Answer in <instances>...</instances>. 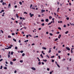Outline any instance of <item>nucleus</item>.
Segmentation results:
<instances>
[{"label":"nucleus","mask_w":74,"mask_h":74,"mask_svg":"<svg viewBox=\"0 0 74 74\" xmlns=\"http://www.w3.org/2000/svg\"><path fill=\"white\" fill-rule=\"evenodd\" d=\"M41 62H39L38 63V64H39V65L41 64Z\"/></svg>","instance_id":"obj_28"},{"label":"nucleus","mask_w":74,"mask_h":74,"mask_svg":"<svg viewBox=\"0 0 74 74\" xmlns=\"http://www.w3.org/2000/svg\"><path fill=\"white\" fill-rule=\"evenodd\" d=\"M40 56L42 57V58H43V56H42V54H41L40 55Z\"/></svg>","instance_id":"obj_19"},{"label":"nucleus","mask_w":74,"mask_h":74,"mask_svg":"<svg viewBox=\"0 0 74 74\" xmlns=\"http://www.w3.org/2000/svg\"><path fill=\"white\" fill-rule=\"evenodd\" d=\"M20 19H22V17H20Z\"/></svg>","instance_id":"obj_62"},{"label":"nucleus","mask_w":74,"mask_h":74,"mask_svg":"<svg viewBox=\"0 0 74 74\" xmlns=\"http://www.w3.org/2000/svg\"><path fill=\"white\" fill-rule=\"evenodd\" d=\"M19 25H22V22H20L19 23Z\"/></svg>","instance_id":"obj_16"},{"label":"nucleus","mask_w":74,"mask_h":74,"mask_svg":"<svg viewBox=\"0 0 74 74\" xmlns=\"http://www.w3.org/2000/svg\"><path fill=\"white\" fill-rule=\"evenodd\" d=\"M49 35H50V36H53V34H52L51 33H50L49 34Z\"/></svg>","instance_id":"obj_20"},{"label":"nucleus","mask_w":74,"mask_h":74,"mask_svg":"<svg viewBox=\"0 0 74 74\" xmlns=\"http://www.w3.org/2000/svg\"><path fill=\"white\" fill-rule=\"evenodd\" d=\"M46 57H47V58H49V56H48V55H47Z\"/></svg>","instance_id":"obj_26"},{"label":"nucleus","mask_w":74,"mask_h":74,"mask_svg":"<svg viewBox=\"0 0 74 74\" xmlns=\"http://www.w3.org/2000/svg\"><path fill=\"white\" fill-rule=\"evenodd\" d=\"M10 64L11 65H12V64H13V62H12V61H11L10 62Z\"/></svg>","instance_id":"obj_8"},{"label":"nucleus","mask_w":74,"mask_h":74,"mask_svg":"<svg viewBox=\"0 0 74 74\" xmlns=\"http://www.w3.org/2000/svg\"><path fill=\"white\" fill-rule=\"evenodd\" d=\"M66 60V59L65 58H64L63 59V60H62V62H63V61H64Z\"/></svg>","instance_id":"obj_22"},{"label":"nucleus","mask_w":74,"mask_h":74,"mask_svg":"<svg viewBox=\"0 0 74 74\" xmlns=\"http://www.w3.org/2000/svg\"><path fill=\"white\" fill-rule=\"evenodd\" d=\"M3 59H1L0 60V62H1V61H3Z\"/></svg>","instance_id":"obj_48"},{"label":"nucleus","mask_w":74,"mask_h":74,"mask_svg":"<svg viewBox=\"0 0 74 74\" xmlns=\"http://www.w3.org/2000/svg\"><path fill=\"white\" fill-rule=\"evenodd\" d=\"M1 3H3V0H1L0 1Z\"/></svg>","instance_id":"obj_37"},{"label":"nucleus","mask_w":74,"mask_h":74,"mask_svg":"<svg viewBox=\"0 0 74 74\" xmlns=\"http://www.w3.org/2000/svg\"><path fill=\"white\" fill-rule=\"evenodd\" d=\"M31 69L33 70H36V68L34 67H32L31 68Z\"/></svg>","instance_id":"obj_5"},{"label":"nucleus","mask_w":74,"mask_h":74,"mask_svg":"<svg viewBox=\"0 0 74 74\" xmlns=\"http://www.w3.org/2000/svg\"><path fill=\"white\" fill-rule=\"evenodd\" d=\"M11 19H12V20H13V21H14V20H15V19L13 18H11Z\"/></svg>","instance_id":"obj_41"},{"label":"nucleus","mask_w":74,"mask_h":74,"mask_svg":"<svg viewBox=\"0 0 74 74\" xmlns=\"http://www.w3.org/2000/svg\"><path fill=\"white\" fill-rule=\"evenodd\" d=\"M1 12H4V10H2L1 11Z\"/></svg>","instance_id":"obj_49"},{"label":"nucleus","mask_w":74,"mask_h":74,"mask_svg":"<svg viewBox=\"0 0 74 74\" xmlns=\"http://www.w3.org/2000/svg\"><path fill=\"white\" fill-rule=\"evenodd\" d=\"M51 49L50 48L49 49V53H50V52H51Z\"/></svg>","instance_id":"obj_9"},{"label":"nucleus","mask_w":74,"mask_h":74,"mask_svg":"<svg viewBox=\"0 0 74 74\" xmlns=\"http://www.w3.org/2000/svg\"><path fill=\"white\" fill-rule=\"evenodd\" d=\"M54 61L55 60H54L53 59L52 60H51L52 62H54Z\"/></svg>","instance_id":"obj_27"},{"label":"nucleus","mask_w":74,"mask_h":74,"mask_svg":"<svg viewBox=\"0 0 74 74\" xmlns=\"http://www.w3.org/2000/svg\"><path fill=\"white\" fill-rule=\"evenodd\" d=\"M11 53L10 52V51H9L8 53V58H10V55H11L10 54Z\"/></svg>","instance_id":"obj_1"},{"label":"nucleus","mask_w":74,"mask_h":74,"mask_svg":"<svg viewBox=\"0 0 74 74\" xmlns=\"http://www.w3.org/2000/svg\"><path fill=\"white\" fill-rule=\"evenodd\" d=\"M58 40V38H56V39H55L54 40V41H57V40Z\"/></svg>","instance_id":"obj_33"},{"label":"nucleus","mask_w":74,"mask_h":74,"mask_svg":"<svg viewBox=\"0 0 74 74\" xmlns=\"http://www.w3.org/2000/svg\"><path fill=\"white\" fill-rule=\"evenodd\" d=\"M29 15H30V17H32L33 16H34V14H32L31 13H29Z\"/></svg>","instance_id":"obj_4"},{"label":"nucleus","mask_w":74,"mask_h":74,"mask_svg":"<svg viewBox=\"0 0 74 74\" xmlns=\"http://www.w3.org/2000/svg\"><path fill=\"white\" fill-rule=\"evenodd\" d=\"M41 21L42 22H44V20L43 19H42L41 20Z\"/></svg>","instance_id":"obj_54"},{"label":"nucleus","mask_w":74,"mask_h":74,"mask_svg":"<svg viewBox=\"0 0 74 74\" xmlns=\"http://www.w3.org/2000/svg\"><path fill=\"white\" fill-rule=\"evenodd\" d=\"M57 66H58V67H59V68H60V66H59V65L58 64H57Z\"/></svg>","instance_id":"obj_21"},{"label":"nucleus","mask_w":74,"mask_h":74,"mask_svg":"<svg viewBox=\"0 0 74 74\" xmlns=\"http://www.w3.org/2000/svg\"><path fill=\"white\" fill-rule=\"evenodd\" d=\"M71 61V58H70V59H69V61Z\"/></svg>","instance_id":"obj_57"},{"label":"nucleus","mask_w":74,"mask_h":74,"mask_svg":"<svg viewBox=\"0 0 74 74\" xmlns=\"http://www.w3.org/2000/svg\"><path fill=\"white\" fill-rule=\"evenodd\" d=\"M16 59L15 58L14 59H13V61H16Z\"/></svg>","instance_id":"obj_34"},{"label":"nucleus","mask_w":74,"mask_h":74,"mask_svg":"<svg viewBox=\"0 0 74 74\" xmlns=\"http://www.w3.org/2000/svg\"><path fill=\"white\" fill-rule=\"evenodd\" d=\"M9 7H10L11 6V3H9L8 5Z\"/></svg>","instance_id":"obj_42"},{"label":"nucleus","mask_w":74,"mask_h":74,"mask_svg":"<svg viewBox=\"0 0 74 74\" xmlns=\"http://www.w3.org/2000/svg\"><path fill=\"white\" fill-rule=\"evenodd\" d=\"M66 19H67V20H69V17L66 18Z\"/></svg>","instance_id":"obj_46"},{"label":"nucleus","mask_w":74,"mask_h":74,"mask_svg":"<svg viewBox=\"0 0 74 74\" xmlns=\"http://www.w3.org/2000/svg\"><path fill=\"white\" fill-rule=\"evenodd\" d=\"M60 33V32H57L56 33V34H59Z\"/></svg>","instance_id":"obj_56"},{"label":"nucleus","mask_w":74,"mask_h":74,"mask_svg":"<svg viewBox=\"0 0 74 74\" xmlns=\"http://www.w3.org/2000/svg\"><path fill=\"white\" fill-rule=\"evenodd\" d=\"M1 33H3V30H1Z\"/></svg>","instance_id":"obj_44"},{"label":"nucleus","mask_w":74,"mask_h":74,"mask_svg":"<svg viewBox=\"0 0 74 74\" xmlns=\"http://www.w3.org/2000/svg\"><path fill=\"white\" fill-rule=\"evenodd\" d=\"M69 23L72 26H73H73H74V24L73 23L72 24L71 23Z\"/></svg>","instance_id":"obj_10"},{"label":"nucleus","mask_w":74,"mask_h":74,"mask_svg":"<svg viewBox=\"0 0 74 74\" xmlns=\"http://www.w3.org/2000/svg\"><path fill=\"white\" fill-rule=\"evenodd\" d=\"M17 8V5H16L14 6V8Z\"/></svg>","instance_id":"obj_61"},{"label":"nucleus","mask_w":74,"mask_h":74,"mask_svg":"<svg viewBox=\"0 0 74 74\" xmlns=\"http://www.w3.org/2000/svg\"><path fill=\"white\" fill-rule=\"evenodd\" d=\"M8 38H11V36L10 35L8 36Z\"/></svg>","instance_id":"obj_25"},{"label":"nucleus","mask_w":74,"mask_h":74,"mask_svg":"<svg viewBox=\"0 0 74 74\" xmlns=\"http://www.w3.org/2000/svg\"><path fill=\"white\" fill-rule=\"evenodd\" d=\"M58 57L59 59H60V56H58Z\"/></svg>","instance_id":"obj_43"},{"label":"nucleus","mask_w":74,"mask_h":74,"mask_svg":"<svg viewBox=\"0 0 74 74\" xmlns=\"http://www.w3.org/2000/svg\"><path fill=\"white\" fill-rule=\"evenodd\" d=\"M24 14H27V12H24Z\"/></svg>","instance_id":"obj_35"},{"label":"nucleus","mask_w":74,"mask_h":74,"mask_svg":"<svg viewBox=\"0 0 74 74\" xmlns=\"http://www.w3.org/2000/svg\"><path fill=\"white\" fill-rule=\"evenodd\" d=\"M58 29H59V30H62V29H61V28L60 27H58Z\"/></svg>","instance_id":"obj_29"},{"label":"nucleus","mask_w":74,"mask_h":74,"mask_svg":"<svg viewBox=\"0 0 74 74\" xmlns=\"http://www.w3.org/2000/svg\"><path fill=\"white\" fill-rule=\"evenodd\" d=\"M43 61H44V62H47V60H43Z\"/></svg>","instance_id":"obj_13"},{"label":"nucleus","mask_w":74,"mask_h":74,"mask_svg":"<svg viewBox=\"0 0 74 74\" xmlns=\"http://www.w3.org/2000/svg\"><path fill=\"white\" fill-rule=\"evenodd\" d=\"M71 53H73V50H71Z\"/></svg>","instance_id":"obj_50"},{"label":"nucleus","mask_w":74,"mask_h":74,"mask_svg":"<svg viewBox=\"0 0 74 74\" xmlns=\"http://www.w3.org/2000/svg\"><path fill=\"white\" fill-rule=\"evenodd\" d=\"M29 37V35H26V38H28Z\"/></svg>","instance_id":"obj_55"},{"label":"nucleus","mask_w":74,"mask_h":74,"mask_svg":"<svg viewBox=\"0 0 74 74\" xmlns=\"http://www.w3.org/2000/svg\"><path fill=\"white\" fill-rule=\"evenodd\" d=\"M19 4H20L21 5H22V2H19Z\"/></svg>","instance_id":"obj_18"},{"label":"nucleus","mask_w":74,"mask_h":74,"mask_svg":"<svg viewBox=\"0 0 74 74\" xmlns=\"http://www.w3.org/2000/svg\"><path fill=\"white\" fill-rule=\"evenodd\" d=\"M21 41L20 40H19L18 41V42H19V43H21Z\"/></svg>","instance_id":"obj_52"},{"label":"nucleus","mask_w":74,"mask_h":74,"mask_svg":"<svg viewBox=\"0 0 74 74\" xmlns=\"http://www.w3.org/2000/svg\"><path fill=\"white\" fill-rule=\"evenodd\" d=\"M45 21L46 22H48V21H49L48 19H46L45 20Z\"/></svg>","instance_id":"obj_6"},{"label":"nucleus","mask_w":74,"mask_h":74,"mask_svg":"<svg viewBox=\"0 0 74 74\" xmlns=\"http://www.w3.org/2000/svg\"><path fill=\"white\" fill-rule=\"evenodd\" d=\"M41 11L42 12H45V10H42Z\"/></svg>","instance_id":"obj_11"},{"label":"nucleus","mask_w":74,"mask_h":74,"mask_svg":"<svg viewBox=\"0 0 74 74\" xmlns=\"http://www.w3.org/2000/svg\"><path fill=\"white\" fill-rule=\"evenodd\" d=\"M47 71H49V68H47Z\"/></svg>","instance_id":"obj_38"},{"label":"nucleus","mask_w":74,"mask_h":74,"mask_svg":"<svg viewBox=\"0 0 74 74\" xmlns=\"http://www.w3.org/2000/svg\"><path fill=\"white\" fill-rule=\"evenodd\" d=\"M44 25H45V24H44V23H43L41 24V25L42 26H43Z\"/></svg>","instance_id":"obj_32"},{"label":"nucleus","mask_w":74,"mask_h":74,"mask_svg":"<svg viewBox=\"0 0 74 74\" xmlns=\"http://www.w3.org/2000/svg\"><path fill=\"white\" fill-rule=\"evenodd\" d=\"M13 47V45H10V46H9L8 48V49H11V47Z\"/></svg>","instance_id":"obj_2"},{"label":"nucleus","mask_w":74,"mask_h":74,"mask_svg":"<svg viewBox=\"0 0 74 74\" xmlns=\"http://www.w3.org/2000/svg\"><path fill=\"white\" fill-rule=\"evenodd\" d=\"M16 16L17 18H19V16H18V14H16Z\"/></svg>","instance_id":"obj_12"},{"label":"nucleus","mask_w":74,"mask_h":74,"mask_svg":"<svg viewBox=\"0 0 74 74\" xmlns=\"http://www.w3.org/2000/svg\"><path fill=\"white\" fill-rule=\"evenodd\" d=\"M69 33V31H67L65 32V34H67Z\"/></svg>","instance_id":"obj_36"},{"label":"nucleus","mask_w":74,"mask_h":74,"mask_svg":"<svg viewBox=\"0 0 74 74\" xmlns=\"http://www.w3.org/2000/svg\"><path fill=\"white\" fill-rule=\"evenodd\" d=\"M16 71H15L14 72V73H16Z\"/></svg>","instance_id":"obj_63"},{"label":"nucleus","mask_w":74,"mask_h":74,"mask_svg":"<svg viewBox=\"0 0 74 74\" xmlns=\"http://www.w3.org/2000/svg\"><path fill=\"white\" fill-rule=\"evenodd\" d=\"M42 49H44L45 50H46V49H47V48L45 47H42Z\"/></svg>","instance_id":"obj_7"},{"label":"nucleus","mask_w":74,"mask_h":74,"mask_svg":"<svg viewBox=\"0 0 74 74\" xmlns=\"http://www.w3.org/2000/svg\"><path fill=\"white\" fill-rule=\"evenodd\" d=\"M13 41H15V42H16V40L14 38H13Z\"/></svg>","instance_id":"obj_15"},{"label":"nucleus","mask_w":74,"mask_h":74,"mask_svg":"<svg viewBox=\"0 0 74 74\" xmlns=\"http://www.w3.org/2000/svg\"><path fill=\"white\" fill-rule=\"evenodd\" d=\"M18 49V47H15V49Z\"/></svg>","instance_id":"obj_31"},{"label":"nucleus","mask_w":74,"mask_h":74,"mask_svg":"<svg viewBox=\"0 0 74 74\" xmlns=\"http://www.w3.org/2000/svg\"><path fill=\"white\" fill-rule=\"evenodd\" d=\"M2 68H3V66H1V68H0V69H2Z\"/></svg>","instance_id":"obj_39"},{"label":"nucleus","mask_w":74,"mask_h":74,"mask_svg":"<svg viewBox=\"0 0 74 74\" xmlns=\"http://www.w3.org/2000/svg\"><path fill=\"white\" fill-rule=\"evenodd\" d=\"M52 71H51L50 72V74H52Z\"/></svg>","instance_id":"obj_64"},{"label":"nucleus","mask_w":74,"mask_h":74,"mask_svg":"<svg viewBox=\"0 0 74 74\" xmlns=\"http://www.w3.org/2000/svg\"><path fill=\"white\" fill-rule=\"evenodd\" d=\"M65 48L66 49H67V50H68V51L70 50V49L68 47H66Z\"/></svg>","instance_id":"obj_3"},{"label":"nucleus","mask_w":74,"mask_h":74,"mask_svg":"<svg viewBox=\"0 0 74 74\" xmlns=\"http://www.w3.org/2000/svg\"><path fill=\"white\" fill-rule=\"evenodd\" d=\"M2 5H5V3L4 2H3V3H2Z\"/></svg>","instance_id":"obj_40"},{"label":"nucleus","mask_w":74,"mask_h":74,"mask_svg":"<svg viewBox=\"0 0 74 74\" xmlns=\"http://www.w3.org/2000/svg\"><path fill=\"white\" fill-rule=\"evenodd\" d=\"M20 52H21V53H22L23 52V51H20Z\"/></svg>","instance_id":"obj_45"},{"label":"nucleus","mask_w":74,"mask_h":74,"mask_svg":"<svg viewBox=\"0 0 74 74\" xmlns=\"http://www.w3.org/2000/svg\"><path fill=\"white\" fill-rule=\"evenodd\" d=\"M20 63H22L23 62V60H21L20 61Z\"/></svg>","instance_id":"obj_30"},{"label":"nucleus","mask_w":74,"mask_h":74,"mask_svg":"<svg viewBox=\"0 0 74 74\" xmlns=\"http://www.w3.org/2000/svg\"><path fill=\"white\" fill-rule=\"evenodd\" d=\"M32 9H33V10H34V9H35V8H33V7H32Z\"/></svg>","instance_id":"obj_59"},{"label":"nucleus","mask_w":74,"mask_h":74,"mask_svg":"<svg viewBox=\"0 0 74 74\" xmlns=\"http://www.w3.org/2000/svg\"><path fill=\"white\" fill-rule=\"evenodd\" d=\"M42 64L43 65H44V63L43 62H42Z\"/></svg>","instance_id":"obj_60"},{"label":"nucleus","mask_w":74,"mask_h":74,"mask_svg":"<svg viewBox=\"0 0 74 74\" xmlns=\"http://www.w3.org/2000/svg\"><path fill=\"white\" fill-rule=\"evenodd\" d=\"M12 36H14V35H15V34H14V33H12Z\"/></svg>","instance_id":"obj_51"},{"label":"nucleus","mask_w":74,"mask_h":74,"mask_svg":"<svg viewBox=\"0 0 74 74\" xmlns=\"http://www.w3.org/2000/svg\"><path fill=\"white\" fill-rule=\"evenodd\" d=\"M63 27H66V25H64V26H63Z\"/></svg>","instance_id":"obj_53"},{"label":"nucleus","mask_w":74,"mask_h":74,"mask_svg":"<svg viewBox=\"0 0 74 74\" xmlns=\"http://www.w3.org/2000/svg\"><path fill=\"white\" fill-rule=\"evenodd\" d=\"M54 57H55V56H52L51 57V58H54Z\"/></svg>","instance_id":"obj_47"},{"label":"nucleus","mask_w":74,"mask_h":74,"mask_svg":"<svg viewBox=\"0 0 74 74\" xmlns=\"http://www.w3.org/2000/svg\"><path fill=\"white\" fill-rule=\"evenodd\" d=\"M25 55V53H23L22 54V56H24Z\"/></svg>","instance_id":"obj_14"},{"label":"nucleus","mask_w":74,"mask_h":74,"mask_svg":"<svg viewBox=\"0 0 74 74\" xmlns=\"http://www.w3.org/2000/svg\"><path fill=\"white\" fill-rule=\"evenodd\" d=\"M13 53H14V52H13V51H12L11 52V54L12 55H13Z\"/></svg>","instance_id":"obj_23"},{"label":"nucleus","mask_w":74,"mask_h":74,"mask_svg":"<svg viewBox=\"0 0 74 74\" xmlns=\"http://www.w3.org/2000/svg\"><path fill=\"white\" fill-rule=\"evenodd\" d=\"M4 69H5V70H6V69H7V67L5 66V67H4Z\"/></svg>","instance_id":"obj_17"},{"label":"nucleus","mask_w":74,"mask_h":74,"mask_svg":"<svg viewBox=\"0 0 74 74\" xmlns=\"http://www.w3.org/2000/svg\"><path fill=\"white\" fill-rule=\"evenodd\" d=\"M58 52L59 53H61V51H58Z\"/></svg>","instance_id":"obj_58"},{"label":"nucleus","mask_w":74,"mask_h":74,"mask_svg":"<svg viewBox=\"0 0 74 74\" xmlns=\"http://www.w3.org/2000/svg\"><path fill=\"white\" fill-rule=\"evenodd\" d=\"M49 19H52V17H51V16H50L49 17Z\"/></svg>","instance_id":"obj_24"}]
</instances>
